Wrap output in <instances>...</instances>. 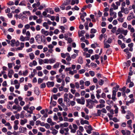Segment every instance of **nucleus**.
<instances>
[{
	"label": "nucleus",
	"mask_w": 135,
	"mask_h": 135,
	"mask_svg": "<svg viewBox=\"0 0 135 135\" xmlns=\"http://www.w3.org/2000/svg\"><path fill=\"white\" fill-rule=\"evenodd\" d=\"M119 85H117L115 87H113V90L112 91V99L114 101L116 99V98H115V96L116 95V92L117 91L118 89L119 88Z\"/></svg>",
	"instance_id": "1"
},
{
	"label": "nucleus",
	"mask_w": 135,
	"mask_h": 135,
	"mask_svg": "<svg viewBox=\"0 0 135 135\" xmlns=\"http://www.w3.org/2000/svg\"><path fill=\"white\" fill-rule=\"evenodd\" d=\"M89 73L90 74V75L93 77L95 75V73L93 71H89Z\"/></svg>",
	"instance_id": "46"
},
{
	"label": "nucleus",
	"mask_w": 135,
	"mask_h": 135,
	"mask_svg": "<svg viewBox=\"0 0 135 135\" xmlns=\"http://www.w3.org/2000/svg\"><path fill=\"white\" fill-rule=\"evenodd\" d=\"M39 63L40 65H42L44 63V60L41 59H40L38 60Z\"/></svg>",
	"instance_id": "59"
},
{
	"label": "nucleus",
	"mask_w": 135,
	"mask_h": 135,
	"mask_svg": "<svg viewBox=\"0 0 135 135\" xmlns=\"http://www.w3.org/2000/svg\"><path fill=\"white\" fill-rule=\"evenodd\" d=\"M19 5L22 6H26L25 1H23L21 2L19 4Z\"/></svg>",
	"instance_id": "35"
},
{
	"label": "nucleus",
	"mask_w": 135,
	"mask_h": 135,
	"mask_svg": "<svg viewBox=\"0 0 135 135\" xmlns=\"http://www.w3.org/2000/svg\"><path fill=\"white\" fill-rule=\"evenodd\" d=\"M29 107L30 104H27L23 107V109L24 110L27 111H27H28V109Z\"/></svg>",
	"instance_id": "27"
},
{
	"label": "nucleus",
	"mask_w": 135,
	"mask_h": 135,
	"mask_svg": "<svg viewBox=\"0 0 135 135\" xmlns=\"http://www.w3.org/2000/svg\"><path fill=\"white\" fill-rule=\"evenodd\" d=\"M97 31V30L94 28H92L90 31V33H95Z\"/></svg>",
	"instance_id": "54"
},
{
	"label": "nucleus",
	"mask_w": 135,
	"mask_h": 135,
	"mask_svg": "<svg viewBox=\"0 0 135 135\" xmlns=\"http://www.w3.org/2000/svg\"><path fill=\"white\" fill-rule=\"evenodd\" d=\"M14 73L13 70L12 69H10L8 71V75L9 77L11 78L12 77V75Z\"/></svg>",
	"instance_id": "13"
},
{
	"label": "nucleus",
	"mask_w": 135,
	"mask_h": 135,
	"mask_svg": "<svg viewBox=\"0 0 135 135\" xmlns=\"http://www.w3.org/2000/svg\"><path fill=\"white\" fill-rule=\"evenodd\" d=\"M45 10L47 12L50 13L51 14H53L54 13L53 11L52 10L51 8H47L45 9Z\"/></svg>",
	"instance_id": "18"
},
{
	"label": "nucleus",
	"mask_w": 135,
	"mask_h": 135,
	"mask_svg": "<svg viewBox=\"0 0 135 135\" xmlns=\"http://www.w3.org/2000/svg\"><path fill=\"white\" fill-rule=\"evenodd\" d=\"M23 14L24 15L27 14L28 15H31V13L29 11H24L23 12Z\"/></svg>",
	"instance_id": "49"
},
{
	"label": "nucleus",
	"mask_w": 135,
	"mask_h": 135,
	"mask_svg": "<svg viewBox=\"0 0 135 135\" xmlns=\"http://www.w3.org/2000/svg\"><path fill=\"white\" fill-rule=\"evenodd\" d=\"M104 81L102 79H100L98 81L99 84L100 85H102L104 83Z\"/></svg>",
	"instance_id": "36"
},
{
	"label": "nucleus",
	"mask_w": 135,
	"mask_h": 135,
	"mask_svg": "<svg viewBox=\"0 0 135 135\" xmlns=\"http://www.w3.org/2000/svg\"><path fill=\"white\" fill-rule=\"evenodd\" d=\"M69 129L68 128H67L66 129H65V131L66 132L65 133H64L65 135H69V133H68Z\"/></svg>",
	"instance_id": "57"
},
{
	"label": "nucleus",
	"mask_w": 135,
	"mask_h": 135,
	"mask_svg": "<svg viewBox=\"0 0 135 135\" xmlns=\"http://www.w3.org/2000/svg\"><path fill=\"white\" fill-rule=\"evenodd\" d=\"M113 7V9L114 10L117 9L118 8V6L115 5L114 3H113L111 5Z\"/></svg>",
	"instance_id": "37"
},
{
	"label": "nucleus",
	"mask_w": 135,
	"mask_h": 135,
	"mask_svg": "<svg viewBox=\"0 0 135 135\" xmlns=\"http://www.w3.org/2000/svg\"><path fill=\"white\" fill-rule=\"evenodd\" d=\"M99 102L100 104H104L105 103V100L102 99H100L99 101Z\"/></svg>",
	"instance_id": "58"
},
{
	"label": "nucleus",
	"mask_w": 135,
	"mask_h": 135,
	"mask_svg": "<svg viewBox=\"0 0 135 135\" xmlns=\"http://www.w3.org/2000/svg\"><path fill=\"white\" fill-rule=\"evenodd\" d=\"M45 126L47 129H49L50 127V124L47 123H46L45 124Z\"/></svg>",
	"instance_id": "64"
},
{
	"label": "nucleus",
	"mask_w": 135,
	"mask_h": 135,
	"mask_svg": "<svg viewBox=\"0 0 135 135\" xmlns=\"http://www.w3.org/2000/svg\"><path fill=\"white\" fill-rule=\"evenodd\" d=\"M63 99L62 98H59L58 100V102L59 104H61L62 103Z\"/></svg>",
	"instance_id": "63"
},
{
	"label": "nucleus",
	"mask_w": 135,
	"mask_h": 135,
	"mask_svg": "<svg viewBox=\"0 0 135 135\" xmlns=\"http://www.w3.org/2000/svg\"><path fill=\"white\" fill-rule=\"evenodd\" d=\"M81 115L82 117L84 118L87 120H88L89 119V117L88 115H86L85 113L83 112H81Z\"/></svg>",
	"instance_id": "11"
},
{
	"label": "nucleus",
	"mask_w": 135,
	"mask_h": 135,
	"mask_svg": "<svg viewBox=\"0 0 135 135\" xmlns=\"http://www.w3.org/2000/svg\"><path fill=\"white\" fill-rule=\"evenodd\" d=\"M54 84V82L48 81L46 83L47 86L48 87H53Z\"/></svg>",
	"instance_id": "9"
},
{
	"label": "nucleus",
	"mask_w": 135,
	"mask_h": 135,
	"mask_svg": "<svg viewBox=\"0 0 135 135\" xmlns=\"http://www.w3.org/2000/svg\"><path fill=\"white\" fill-rule=\"evenodd\" d=\"M60 75H57L56 76L57 81L59 83L61 82L62 81V79L60 78Z\"/></svg>",
	"instance_id": "17"
},
{
	"label": "nucleus",
	"mask_w": 135,
	"mask_h": 135,
	"mask_svg": "<svg viewBox=\"0 0 135 135\" xmlns=\"http://www.w3.org/2000/svg\"><path fill=\"white\" fill-rule=\"evenodd\" d=\"M121 11L122 12L124 13L125 14H127L129 12V11L128 8H124L123 7H121Z\"/></svg>",
	"instance_id": "4"
},
{
	"label": "nucleus",
	"mask_w": 135,
	"mask_h": 135,
	"mask_svg": "<svg viewBox=\"0 0 135 135\" xmlns=\"http://www.w3.org/2000/svg\"><path fill=\"white\" fill-rule=\"evenodd\" d=\"M73 115L75 117H79L78 112V111H75L73 113Z\"/></svg>",
	"instance_id": "60"
},
{
	"label": "nucleus",
	"mask_w": 135,
	"mask_h": 135,
	"mask_svg": "<svg viewBox=\"0 0 135 135\" xmlns=\"http://www.w3.org/2000/svg\"><path fill=\"white\" fill-rule=\"evenodd\" d=\"M105 105L104 104H100L99 105H97L96 106V108H102L105 107Z\"/></svg>",
	"instance_id": "29"
},
{
	"label": "nucleus",
	"mask_w": 135,
	"mask_h": 135,
	"mask_svg": "<svg viewBox=\"0 0 135 135\" xmlns=\"http://www.w3.org/2000/svg\"><path fill=\"white\" fill-rule=\"evenodd\" d=\"M26 37H24L22 35H21L20 36V40L22 41H24L25 40V39Z\"/></svg>",
	"instance_id": "41"
},
{
	"label": "nucleus",
	"mask_w": 135,
	"mask_h": 135,
	"mask_svg": "<svg viewBox=\"0 0 135 135\" xmlns=\"http://www.w3.org/2000/svg\"><path fill=\"white\" fill-rule=\"evenodd\" d=\"M65 80L66 83L69 82L70 81V78L69 76H67L65 78Z\"/></svg>",
	"instance_id": "45"
},
{
	"label": "nucleus",
	"mask_w": 135,
	"mask_h": 135,
	"mask_svg": "<svg viewBox=\"0 0 135 135\" xmlns=\"http://www.w3.org/2000/svg\"><path fill=\"white\" fill-rule=\"evenodd\" d=\"M91 46L92 48H95L97 47H98L99 46V45L97 43H95L94 44H92Z\"/></svg>",
	"instance_id": "23"
},
{
	"label": "nucleus",
	"mask_w": 135,
	"mask_h": 135,
	"mask_svg": "<svg viewBox=\"0 0 135 135\" xmlns=\"http://www.w3.org/2000/svg\"><path fill=\"white\" fill-rule=\"evenodd\" d=\"M50 104L52 106H54L56 105V103L55 101H53L52 102H50Z\"/></svg>",
	"instance_id": "55"
},
{
	"label": "nucleus",
	"mask_w": 135,
	"mask_h": 135,
	"mask_svg": "<svg viewBox=\"0 0 135 135\" xmlns=\"http://www.w3.org/2000/svg\"><path fill=\"white\" fill-rule=\"evenodd\" d=\"M76 101L77 103L81 104H84L85 102V100L83 97H81V99H77Z\"/></svg>",
	"instance_id": "3"
},
{
	"label": "nucleus",
	"mask_w": 135,
	"mask_h": 135,
	"mask_svg": "<svg viewBox=\"0 0 135 135\" xmlns=\"http://www.w3.org/2000/svg\"><path fill=\"white\" fill-rule=\"evenodd\" d=\"M37 63L35 60H33L32 62H30L29 64V66L31 67H32L33 66H36L37 65Z\"/></svg>",
	"instance_id": "19"
},
{
	"label": "nucleus",
	"mask_w": 135,
	"mask_h": 135,
	"mask_svg": "<svg viewBox=\"0 0 135 135\" xmlns=\"http://www.w3.org/2000/svg\"><path fill=\"white\" fill-rule=\"evenodd\" d=\"M66 128H62L60 131V132L62 134H63L64 133V131H65V129Z\"/></svg>",
	"instance_id": "40"
},
{
	"label": "nucleus",
	"mask_w": 135,
	"mask_h": 135,
	"mask_svg": "<svg viewBox=\"0 0 135 135\" xmlns=\"http://www.w3.org/2000/svg\"><path fill=\"white\" fill-rule=\"evenodd\" d=\"M117 20L119 21L122 23L124 21V18L123 17H118Z\"/></svg>",
	"instance_id": "33"
},
{
	"label": "nucleus",
	"mask_w": 135,
	"mask_h": 135,
	"mask_svg": "<svg viewBox=\"0 0 135 135\" xmlns=\"http://www.w3.org/2000/svg\"><path fill=\"white\" fill-rule=\"evenodd\" d=\"M71 2V0H66V1L63 3V5L66 6L70 4Z\"/></svg>",
	"instance_id": "22"
},
{
	"label": "nucleus",
	"mask_w": 135,
	"mask_h": 135,
	"mask_svg": "<svg viewBox=\"0 0 135 135\" xmlns=\"http://www.w3.org/2000/svg\"><path fill=\"white\" fill-rule=\"evenodd\" d=\"M109 12H110L109 15H112L113 14L114 15V18H115L117 17V13L115 12H113V8H110L109 10Z\"/></svg>",
	"instance_id": "6"
},
{
	"label": "nucleus",
	"mask_w": 135,
	"mask_h": 135,
	"mask_svg": "<svg viewBox=\"0 0 135 135\" xmlns=\"http://www.w3.org/2000/svg\"><path fill=\"white\" fill-rule=\"evenodd\" d=\"M46 86V85L45 83H43L40 85V87L41 88H45Z\"/></svg>",
	"instance_id": "51"
},
{
	"label": "nucleus",
	"mask_w": 135,
	"mask_h": 135,
	"mask_svg": "<svg viewBox=\"0 0 135 135\" xmlns=\"http://www.w3.org/2000/svg\"><path fill=\"white\" fill-rule=\"evenodd\" d=\"M86 14L85 12H84L83 14H81L80 16V18H84V17L86 16Z\"/></svg>",
	"instance_id": "52"
},
{
	"label": "nucleus",
	"mask_w": 135,
	"mask_h": 135,
	"mask_svg": "<svg viewBox=\"0 0 135 135\" xmlns=\"http://www.w3.org/2000/svg\"><path fill=\"white\" fill-rule=\"evenodd\" d=\"M35 108L34 107H31L29 108L30 110L27 111V112L30 113V114H32L33 113V111L35 110Z\"/></svg>",
	"instance_id": "14"
},
{
	"label": "nucleus",
	"mask_w": 135,
	"mask_h": 135,
	"mask_svg": "<svg viewBox=\"0 0 135 135\" xmlns=\"http://www.w3.org/2000/svg\"><path fill=\"white\" fill-rule=\"evenodd\" d=\"M58 131L55 129H54L52 130L51 133L53 134H56L58 133Z\"/></svg>",
	"instance_id": "38"
},
{
	"label": "nucleus",
	"mask_w": 135,
	"mask_h": 135,
	"mask_svg": "<svg viewBox=\"0 0 135 135\" xmlns=\"http://www.w3.org/2000/svg\"><path fill=\"white\" fill-rule=\"evenodd\" d=\"M85 32V31L84 30H82L80 31V33L79 32H78V35L79 36H82V35Z\"/></svg>",
	"instance_id": "48"
},
{
	"label": "nucleus",
	"mask_w": 135,
	"mask_h": 135,
	"mask_svg": "<svg viewBox=\"0 0 135 135\" xmlns=\"http://www.w3.org/2000/svg\"><path fill=\"white\" fill-rule=\"evenodd\" d=\"M44 80V79H41V78H39L38 79V84H40Z\"/></svg>",
	"instance_id": "56"
},
{
	"label": "nucleus",
	"mask_w": 135,
	"mask_h": 135,
	"mask_svg": "<svg viewBox=\"0 0 135 135\" xmlns=\"http://www.w3.org/2000/svg\"><path fill=\"white\" fill-rule=\"evenodd\" d=\"M30 43L31 44H32L34 43L35 42V40L34 38L32 37L30 39L29 41Z\"/></svg>",
	"instance_id": "43"
},
{
	"label": "nucleus",
	"mask_w": 135,
	"mask_h": 135,
	"mask_svg": "<svg viewBox=\"0 0 135 135\" xmlns=\"http://www.w3.org/2000/svg\"><path fill=\"white\" fill-rule=\"evenodd\" d=\"M71 9L73 11H74V10L78 11L79 10V8L77 6H75L74 7L72 8Z\"/></svg>",
	"instance_id": "47"
},
{
	"label": "nucleus",
	"mask_w": 135,
	"mask_h": 135,
	"mask_svg": "<svg viewBox=\"0 0 135 135\" xmlns=\"http://www.w3.org/2000/svg\"><path fill=\"white\" fill-rule=\"evenodd\" d=\"M60 65L59 62H56L53 66V67L54 69H56L59 67Z\"/></svg>",
	"instance_id": "21"
},
{
	"label": "nucleus",
	"mask_w": 135,
	"mask_h": 135,
	"mask_svg": "<svg viewBox=\"0 0 135 135\" xmlns=\"http://www.w3.org/2000/svg\"><path fill=\"white\" fill-rule=\"evenodd\" d=\"M126 117L127 119H129L131 118H132V119H134V116L133 113L131 112H129L128 115H126Z\"/></svg>",
	"instance_id": "5"
},
{
	"label": "nucleus",
	"mask_w": 135,
	"mask_h": 135,
	"mask_svg": "<svg viewBox=\"0 0 135 135\" xmlns=\"http://www.w3.org/2000/svg\"><path fill=\"white\" fill-rule=\"evenodd\" d=\"M133 13V12L130 13L127 18V20L128 21H130L134 18Z\"/></svg>",
	"instance_id": "8"
},
{
	"label": "nucleus",
	"mask_w": 135,
	"mask_h": 135,
	"mask_svg": "<svg viewBox=\"0 0 135 135\" xmlns=\"http://www.w3.org/2000/svg\"><path fill=\"white\" fill-rule=\"evenodd\" d=\"M117 29V27H113L111 30V31L113 33H114L115 32Z\"/></svg>",
	"instance_id": "61"
},
{
	"label": "nucleus",
	"mask_w": 135,
	"mask_h": 135,
	"mask_svg": "<svg viewBox=\"0 0 135 135\" xmlns=\"http://www.w3.org/2000/svg\"><path fill=\"white\" fill-rule=\"evenodd\" d=\"M47 122L48 123L50 124V125L52 126H53L55 124H56V123L52 122L51 119L50 118H48Z\"/></svg>",
	"instance_id": "10"
},
{
	"label": "nucleus",
	"mask_w": 135,
	"mask_h": 135,
	"mask_svg": "<svg viewBox=\"0 0 135 135\" xmlns=\"http://www.w3.org/2000/svg\"><path fill=\"white\" fill-rule=\"evenodd\" d=\"M127 32L128 31L127 30H123L121 31V33L123 34L125 36L127 35Z\"/></svg>",
	"instance_id": "31"
},
{
	"label": "nucleus",
	"mask_w": 135,
	"mask_h": 135,
	"mask_svg": "<svg viewBox=\"0 0 135 135\" xmlns=\"http://www.w3.org/2000/svg\"><path fill=\"white\" fill-rule=\"evenodd\" d=\"M41 39L42 42H46V38L45 36H41Z\"/></svg>",
	"instance_id": "25"
},
{
	"label": "nucleus",
	"mask_w": 135,
	"mask_h": 135,
	"mask_svg": "<svg viewBox=\"0 0 135 135\" xmlns=\"http://www.w3.org/2000/svg\"><path fill=\"white\" fill-rule=\"evenodd\" d=\"M22 109V107L19 105H14L12 107V109H11V111H13V110H17V111H20Z\"/></svg>",
	"instance_id": "2"
},
{
	"label": "nucleus",
	"mask_w": 135,
	"mask_h": 135,
	"mask_svg": "<svg viewBox=\"0 0 135 135\" xmlns=\"http://www.w3.org/2000/svg\"><path fill=\"white\" fill-rule=\"evenodd\" d=\"M15 39H13L11 40V45L13 47L15 46Z\"/></svg>",
	"instance_id": "30"
},
{
	"label": "nucleus",
	"mask_w": 135,
	"mask_h": 135,
	"mask_svg": "<svg viewBox=\"0 0 135 135\" xmlns=\"http://www.w3.org/2000/svg\"><path fill=\"white\" fill-rule=\"evenodd\" d=\"M85 70L84 69H82L80 70L79 71V73L80 74H82L84 73L85 72Z\"/></svg>",
	"instance_id": "62"
},
{
	"label": "nucleus",
	"mask_w": 135,
	"mask_h": 135,
	"mask_svg": "<svg viewBox=\"0 0 135 135\" xmlns=\"http://www.w3.org/2000/svg\"><path fill=\"white\" fill-rule=\"evenodd\" d=\"M78 61L79 63L80 64H82L83 62L82 57L81 56L79 57L78 59Z\"/></svg>",
	"instance_id": "20"
},
{
	"label": "nucleus",
	"mask_w": 135,
	"mask_h": 135,
	"mask_svg": "<svg viewBox=\"0 0 135 135\" xmlns=\"http://www.w3.org/2000/svg\"><path fill=\"white\" fill-rule=\"evenodd\" d=\"M122 12L120 11L118 13V17H123V15L122 14Z\"/></svg>",
	"instance_id": "53"
},
{
	"label": "nucleus",
	"mask_w": 135,
	"mask_h": 135,
	"mask_svg": "<svg viewBox=\"0 0 135 135\" xmlns=\"http://www.w3.org/2000/svg\"><path fill=\"white\" fill-rule=\"evenodd\" d=\"M40 35H37L35 37L36 40L38 43H39V41H40L39 38H40Z\"/></svg>",
	"instance_id": "24"
},
{
	"label": "nucleus",
	"mask_w": 135,
	"mask_h": 135,
	"mask_svg": "<svg viewBox=\"0 0 135 135\" xmlns=\"http://www.w3.org/2000/svg\"><path fill=\"white\" fill-rule=\"evenodd\" d=\"M58 44L60 46H64L65 44V43L64 42L60 41L58 42Z\"/></svg>",
	"instance_id": "32"
},
{
	"label": "nucleus",
	"mask_w": 135,
	"mask_h": 135,
	"mask_svg": "<svg viewBox=\"0 0 135 135\" xmlns=\"http://www.w3.org/2000/svg\"><path fill=\"white\" fill-rule=\"evenodd\" d=\"M75 71H76V72H75L74 73H76L77 72V71L76 70H74L73 71H71V70L69 71V74H70L71 75H73L74 74V72Z\"/></svg>",
	"instance_id": "50"
},
{
	"label": "nucleus",
	"mask_w": 135,
	"mask_h": 135,
	"mask_svg": "<svg viewBox=\"0 0 135 135\" xmlns=\"http://www.w3.org/2000/svg\"><path fill=\"white\" fill-rule=\"evenodd\" d=\"M121 108L122 109L121 112L122 113L125 114L126 113V111L124 110V107L123 106H122L121 107Z\"/></svg>",
	"instance_id": "44"
},
{
	"label": "nucleus",
	"mask_w": 135,
	"mask_h": 135,
	"mask_svg": "<svg viewBox=\"0 0 135 135\" xmlns=\"http://www.w3.org/2000/svg\"><path fill=\"white\" fill-rule=\"evenodd\" d=\"M112 41L113 40L112 38H108L107 41H106V42H107V43L108 44H110L112 42Z\"/></svg>",
	"instance_id": "34"
},
{
	"label": "nucleus",
	"mask_w": 135,
	"mask_h": 135,
	"mask_svg": "<svg viewBox=\"0 0 135 135\" xmlns=\"http://www.w3.org/2000/svg\"><path fill=\"white\" fill-rule=\"evenodd\" d=\"M41 32L46 36H48L49 34V32L45 30L44 29H42Z\"/></svg>",
	"instance_id": "16"
},
{
	"label": "nucleus",
	"mask_w": 135,
	"mask_h": 135,
	"mask_svg": "<svg viewBox=\"0 0 135 135\" xmlns=\"http://www.w3.org/2000/svg\"><path fill=\"white\" fill-rule=\"evenodd\" d=\"M75 87L77 89H78L79 88L80 85H79V84L78 82H76L75 83Z\"/></svg>",
	"instance_id": "39"
},
{
	"label": "nucleus",
	"mask_w": 135,
	"mask_h": 135,
	"mask_svg": "<svg viewBox=\"0 0 135 135\" xmlns=\"http://www.w3.org/2000/svg\"><path fill=\"white\" fill-rule=\"evenodd\" d=\"M49 63L51 64L55 63L56 62L55 59H49Z\"/></svg>",
	"instance_id": "26"
},
{
	"label": "nucleus",
	"mask_w": 135,
	"mask_h": 135,
	"mask_svg": "<svg viewBox=\"0 0 135 135\" xmlns=\"http://www.w3.org/2000/svg\"><path fill=\"white\" fill-rule=\"evenodd\" d=\"M27 120L26 119H21L20 120V123L22 126L24 125L26 123H27Z\"/></svg>",
	"instance_id": "12"
},
{
	"label": "nucleus",
	"mask_w": 135,
	"mask_h": 135,
	"mask_svg": "<svg viewBox=\"0 0 135 135\" xmlns=\"http://www.w3.org/2000/svg\"><path fill=\"white\" fill-rule=\"evenodd\" d=\"M106 39H105L104 41V48H108L110 47V45L107 43V42H106L105 40Z\"/></svg>",
	"instance_id": "15"
},
{
	"label": "nucleus",
	"mask_w": 135,
	"mask_h": 135,
	"mask_svg": "<svg viewBox=\"0 0 135 135\" xmlns=\"http://www.w3.org/2000/svg\"><path fill=\"white\" fill-rule=\"evenodd\" d=\"M29 57L30 59L31 60H32L34 58L35 56L34 54L32 53H31L29 54Z\"/></svg>",
	"instance_id": "28"
},
{
	"label": "nucleus",
	"mask_w": 135,
	"mask_h": 135,
	"mask_svg": "<svg viewBox=\"0 0 135 135\" xmlns=\"http://www.w3.org/2000/svg\"><path fill=\"white\" fill-rule=\"evenodd\" d=\"M121 31L120 28H119L117 30L116 32V34L118 35L119 34L120 32L121 33Z\"/></svg>",
	"instance_id": "42"
},
{
	"label": "nucleus",
	"mask_w": 135,
	"mask_h": 135,
	"mask_svg": "<svg viewBox=\"0 0 135 135\" xmlns=\"http://www.w3.org/2000/svg\"><path fill=\"white\" fill-rule=\"evenodd\" d=\"M80 123L82 125L84 124H86L88 125L89 124V122L87 120H84V119L82 118L80 119Z\"/></svg>",
	"instance_id": "7"
}]
</instances>
